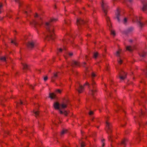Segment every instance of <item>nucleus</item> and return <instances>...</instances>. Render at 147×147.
I'll return each mask as SVG.
<instances>
[{"label":"nucleus","mask_w":147,"mask_h":147,"mask_svg":"<svg viewBox=\"0 0 147 147\" xmlns=\"http://www.w3.org/2000/svg\"><path fill=\"white\" fill-rule=\"evenodd\" d=\"M57 21V19L52 18L49 22L45 23V27L48 32L47 36L45 38L46 40H53L55 38L54 27L52 25V23L56 22Z\"/></svg>","instance_id":"1"},{"label":"nucleus","mask_w":147,"mask_h":147,"mask_svg":"<svg viewBox=\"0 0 147 147\" xmlns=\"http://www.w3.org/2000/svg\"><path fill=\"white\" fill-rule=\"evenodd\" d=\"M96 75L95 73L92 72V80L91 85L92 86V89L90 90L89 94L92 96L93 98L95 99V96L97 92V90L96 88V84L94 81L93 78L96 76Z\"/></svg>","instance_id":"2"},{"label":"nucleus","mask_w":147,"mask_h":147,"mask_svg":"<svg viewBox=\"0 0 147 147\" xmlns=\"http://www.w3.org/2000/svg\"><path fill=\"white\" fill-rule=\"evenodd\" d=\"M102 4L101 5L102 7L104 13H105V16L106 17V20L107 25L109 27V30H111L112 28V24L110 20V18L107 16V9L108 7L106 4H105L103 1H102Z\"/></svg>","instance_id":"3"},{"label":"nucleus","mask_w":147,"mask_h":147,"mask_svg":"<svg viewBox=\"0 0 147 147\" xmlns=\"http://www.w3.org/2000/svg\"><path fill=\"white\" fill-rule=\"evenodd\" d=\"M139 118H137V116H134V117L135 119V122H138L140 127H141L142 125L145 126L147 124L146 122V124H144L142 122H140V120L142 118L145 117V116L147 115V112L146 111L144 112L141 109L140 111L138 114Z\"/></svg>","instance_id":"4"},{"label":"nucleus","mask_w":147,"mask_h":147,"mask_svg":"<svg viewBox=\"0 0 147 147\" xmlns=\"http://www.w3.org/2000/svg\"><path fill=\"white\" fill-rule=\"evenodd\" d=\"M112 124L108 122V121H106L105 130L107 133L109 134V136L108 139L109 141L112 142V138L113 136L111 133L112 132Z\"/></svg>","instance_id":"5"},{"label":"nucleus","mask_w":147,"mask_h":147,"mask_svg":"<svg viewBox=\"0 0 147 147\" xmlns=\"http://www.w3.org/2000/svg\"><path fill=\"white\" fill-rule=\"evenodd\" d=\"M141 18L140 17H138L137 16H135L134 17L133 21L135 20L137 21V24L139 27L140 28L141 30H142V28L144 26L145 23L141 22L140 21V19Z\"/></svg>","instance_id":"6"},{"label":"nucleus","mask_w":147,"mask_h":147,"mask_svg":"<svg viewBox=\"0 0 147 147\" xmlns=\"http://www.w3.org/2000/svg\"><path fill=\"white\" fill-rule=\"evenodd\" d=\"M85 23V21L81 18H78L77 19L76 23L79 30L80 28V26L84 24Z\"/></svg>","instance_id":"7"},{"label":"nucleus","mask_w":147,"mask_h":147,"mask_svg":"<svg viewBox=\"0 0 147 147\" xmlns=\"http://www.w3.org/2000/svg\"><path fill=\"white\" fill-rule=\"evenodd\" d=\"M126 73L123 71H121L119 73V78L121 80H124L126 78Z\"/></svg>","instance_id":"8"},{"label":"nucleus","mask_w":147,"mask_h":147,"mask_svg":"<svg viewBox=\"0 0 147 147\" xmlns=\"http://www.w3.org/2000/svg\"><path fill=\"white\" fill-rule=\"evenodd\" d=\"M117 12L115 13L116 17L114 18H117L119 22H120V19H119V17L120 16V9L119 8H117L116 10Z\"/></svg>","instance_id":"9"},{"label":"nucleus","mask_w":147,"mask_h":147,"mask_svg":"<svg viewBox=\"0 0 147 147\" xmlns=\"http://www.w3.org/2000/svg\"><path fill=\"white\" fill-rule=\"evenodd\" d=\"M71 66L73 67H80V63L79 61L73 60L71 63Z\"/></svg>","instance_id":"10"},{"label":"nucleus","mask_w":147,"mask_h":147,"mask_svg":"<svg viewBox=\"0 0 147 147\" xmlns=\"http://www.w3.org/2000/svg\"><path fill=\"white\" fill-rule=\"evenodd\" d=\"M60 73L59 72H54L53 73V76L51 77V81L54 82L55 80L57 78L58 74H59Z\"/></svg>","instance_id":"11"},{"label":"nucleus","mask_w":147,"mask_h":147,"mask_svg":"<svg viewBox=\"0 0 147 147\" xmlns=\"http://www.w3.org/2000/svg\"><path fill=\"white\" fill-rule=\"evenodd\" d=\"M39 13L38 14L37 13V20L38 19L40 20L39 22H37V25H38L40 26L41 25H42V24L43 22L42 18L41 16H39Z\"/></svg>","instance_id":"12"},{"label":"nucleus","mask_w":147,"mask_h":147,"mask_svg":"<svg viewBox=\"0 0 147 147\" xmlns=\"http://www.w3.org/2000/svg\"><path fill=\"white\" fill-rule=\"evenodd\" d=\"M26 45L28 48H32L34 47V43L33 42H29L26 44Z\"/></svg>","instance_id":"13"},{"label":"nucleus","mask_w":147,"mask_h":147,"mask_svg":"<svg viewBox=\"0 0 147 147\" xmlns=\"http://www.w3.org/2000/svg\"><path fill=\"white\" fill-rule=\"evenodd\" d=\"M79 86L78 89H76V90L78 91L79 93H81L83 92L84 90V86L81 85H80V84H79Z\"/></svg>","instance_id":"14"},{"label":"nucleus","mask_w":147,"mask_h":147,"mask_svg":"<svg viewBox=\"0 0 147 147\" xmlns=\"http://www.w3.org/2000/svg\"><path fill=\"white\" fill-rule=\"evenodd\" d=\"M60 105L58 102H56L54 103L53 106L56 110H59Z\"/></svg>","instance_id":"15"},{"label":"nucleus","mask_w":147,"mask_h":147,"mask_svg":"<svg viewBox=\"0 0 147 147\" xmlns=\"http://www.w3.org/2000/svg\"><path fill=\"white\" fill-rule=\"evenodd\" d=\"M134 30V28L132 27H130L128 28L126 30L124 31V33L126 34H127L129 33L132 32Z\"/></svg>","instance_id":"16"},{"label":"nucleus","mask_w":147,"mask_h":147,"mask_svg":"<svg viewBox=\"0 0 147 147\" xmlns=\"http://www.w3.org/2000/svg\"><path fill=\"white\" fill-rule=\"evenodd\" d=\"M56 97V95L54 93H50L49 94V98H50L51 99L55 98Z\"/></svg>","instance_id":"17"},{"label":"nucleus","mask_w":147,"mask_h":147,"mask_svg":"<svg viewBox=\"0 0 147 147\" xmlns=\"http://www.w3.org/2000/svg\"><path fill=\"white\" fill-rule=\"evenodd\" d=\"M22 66H23V69L24 70V71H25L26 70V69H28V67L26 63H22Z\"/></svg>","instance_id":"18"},{"label":"nucleus","mask_w":147,"mask_h":147,"mask_svg":"<svg viewBox=\"0 0 147 147\" xmlns=\"http://www.w3.org/2000/svg\"><path fill=\"white\" fill-rule=\"evenodd\" d=\"M142 135L140 132L137 134L138 137L136 138V140L138 142H139L140 140V137Z\"/></svg>","instance_id":"19"},{"label":"nucleus","mask_w":147,"mask_h":147,"mask_svg":"<svg viewBox=\"0 0 147 147\" xmlns=\"http://www.w3.org/2000/svg\"><path fill=\"white\" fill-rule=\"evenodd\" d=\"M128 141V139L126 138H125L122 140L121 142V144L126 145V143Z\"/></svg>","instance_id":"20"},{"label":"nucleus","mask_w":147,"mask_h":147,"mask_svg":"<svg viewBox=\"0 0 147 147\" xmlns=\"http://www.w3.org/2000/svg\"><path fill=\"white\" fill-rule=\"evenodd\" d=\"M140 96L142 98H144L145 96L146 98L147 99V96H145V94H144V90H143L141 91Z\"/></svg>","instance_id":"21"},{"label":"nucleus","mask_w":147,"mask_h":147,"mask_svg":"<svg viewBox=\"0 0 147 147\" xmlns=\"http://www.w3.org/2000/svg\"><path fill=\"white\" fill-rule=\"evenodd\" d=\"M63 103L66 104L67 105L68 104H69V100L67 98L63 100Z\"/></svg>","instance_id":"22"},{"label":"nucleus","mask_w":147,"mask_h":147,"mask_svg":"<svg viewBox=\"0 0 147 147\" xmlns=\"http://www.w3.org/2000/svg\"><path fill=\"white\" fill-rule=\"evenodd\" d=\"M142 10L143 11H146L147 10V4H144L143 5V7L142 8Z\"/></svg>","instance_id":"23"},{"label":"nucleus","mask_w":147,"mask_h":147,"mask_svg":"<svg viewBox=\"0 0 147 147\" xmlns=\"http://www.w3.org/2000/svg\"><path fill=\"white\" fill-rule=\"evenodd\" d=\"M126 50L130 52H132L133 51L131 47L130 46H127L126 47Z\"/></svg>","instance_id":"24"},{"label":"nucleus","mask_w":147,"mask_h":147,"mask_svg":"<svg viewBox=\"0 0 147 147\" xmlns=\"http://www.w3.org/2000/svg\"><path fill=\"white\" fill-rule=\"evenodd\" d=\"M67 129H63L61 133V136L63 135L64 134L67 133Z\"/></svg>","instance_id":"25"},{"label":"nucleus","mask_w":147,"mask_h":147,"mask_svg":"<svg viewBox=\"0 0 147 147\" xmlns=\"http://www.w3.org/2000/svg\"><path fill=\"white\" fill-rule=\"evenodd\" d=\"M98 55V52H95L94 53L93 57L95 59H96Z\"/></svg>","instance_id":"26"},{"label":"nucleus","mask_w":147,"mask_h":147,"mask_svg":"<svg viewBox=\"0 0 147 147\" xmlns=\"http://www.w3.org/2000/svg\"><path fill=\"white\" fill-rule=\"evenodd\" d=\"M65 23L67 25H69L71 23L70 20H65Z\"/></svg>","instance_id":"27"},{"label":"nucleus","mask_w":147,"mask_h":147,"mask_svg":"<svg viewBox=\"0 0 147 147\" xmlns=\"http://www.w3.org/2000/svg\"><path fill=\"white\" fill-rule=\"evenodd\" d=\"M36 21L33 20L32 22H30V24L34 27H36Z\"/></svg>","instance_id":"28"},{"label":"nucleus","mask_w":147,"mask_h":147,"mask_svg":"<svg viewBox=\"0 0 147 147\" xmlns=\"http://www.w3.org/2000/svg\"><path fill=\"white\" fill-rule=\"evenodd\" d=\"M60 105L62 109H65L67 107V106L66 104H64L63 103L61 104Z\"/></svg>","instance_id":"29"},{"label":"nucleus","mask_w":147,"mask_h":147,"mask_svg":"<svg viewBox=\"0 0 147 147\" xmlns=\"http://www.w3.org/2000/svg\"><path fill=\"white\" fill-rule=\"evenodd\" d=\"M114 84V82L112 79H110L109 80V84L110 86V88H112V85Z\"/></svg>","instance_id":"30"},{"label":"nucleus","mask_w":147,"mask_h":147,"mask_svg":"<svg viewBox=\"0 0 147 147\" xmlns=\"http://www.w3.org/2000/svg\"><path fill=\"white\" fill-rule=\"evenodd\" d=\"M117 61L118 63L119 64L121 65L122 64L123 62V61L122 59H121L120 57H119V58L117 59Z\"/></svg>","instance_id":"31"},{"label":"nucleus","mask_w":147,"mask_h":147,"mask_svg":"<svg viewBox=\"0 0 147 147\" xmlns=\"http://www.w3.org/2000/svg\"><path fill=\"white\" fill-rule=\"evenodd\" d=\"M146 54L147 53H146L143 52L140 54V56L141 57H144L146 56Z\"/></svg>","instance_id":"32"},{"label":"nucleus","mask_w":147,"mask_h":147,"mask_svg":"<svg viewBox=\"0 0 147 147\" xmlns=\"http://www.w3.org/2000/svg\"><path fill=\"white\" fill-rule=\"evenodd\" d=\"M111 30V34L113 35V36H115L116 35L115 32L114 30H112V28L110 30Z\"/></svg>","instance_id":"33"},{"label":"nucleus","mask_w":147,"mask_h":147,"mask_svg":"<svg viewBox=\"0 0 147 147\" xmlns=\"http://www.w3.org/2000/svg\"><path fill=\"white\" fill-rule=\"evenodd\" d=\"M85 146L86 144L84 142L82 141L80 143L81 147H84Z\"/></svg>","instance_id":"34"},{"label":"nucleus","mask_w":147,"mask_h":147,"mask_svg":"<svg viewBox=\"0 0 147 147\" xmlns=\"http://www.w3.org/2000/svg\"><path fill=\"white\" fill-rule=\"evenodd\" d=\"M0 60L5 61H6V58L5 57H0Z\"/></svg>","instance_id":"35"},{"label":"nucleus","mask_w":147,"mask_h":147,"mask_svg":"<svg viewBox=\"0 0 147 147\" xmlns=\"http://www.w3.org/2000/svg\"><path fill=\"white\" fill-rule=\"evenodd\" d=\"M39 125V127L40 130L43 129V125L40 124L39 123H38Z\"/></svg>","instance_id":"36"},{"label":"nucleus","mask_w":147,"mask_h":147,"mask_svg":"<svg viewBox=\"0 0 147 147\" xmlns=\"http://www.w3.org/2000/svg\"><path fill=\"white\" fill-rule=\"evenodd\" d=\"M105 140L104 139H103L101 140V142L102 144V147H104L105 146Z\"/></svg>","instance_id":"37"},{"label":"nucleus","mask_w":147,"mask_h":147,"mask_svg":"<svg viewBox=\"0 0 147 147\" xmlns=\"http://www.w3.org/2000/svg\"><path fill=\"white\" fill-rule=\"evenodd\" d=\"M63 41L64 42V43H67V38H66V35L65 36L63 39Z\"/></svg>","instance_id":"38"},{"label":"nucleus","mask_w":147,"mask_h":147,"mask_svg":"<svg viewBox=\"0 0 147 147\" xmlns=\"http://www.w3.org/2000/svg\"><path fill=\"white\" fill-rule=\"evenodd\" d=\"M55 92L56 93L61 94V90L60 89H57L55 90Z\"/></svg>","instance_id":"39"},{"label":"nucleus","mask_w":147,"mask_h":147,"mask_svg":"<svg viewBox=\"0 0 147 147\" xmlns=\"http://www.w3.org/2000/svg\"><path fill=\"white\" fill-rule=\"evenodd\" d=\"M64 115H65V116H67L68 114V112L67 111H63V114Z\"/></svg>","instance_id":"40"},{"label":"nucleus","mask_w":147,"mask_h":147,"mask_svg":"<svg viewBox=\"0 0 147 147\" xmlns=\"http://www.w3.org/2000/svg\"><path fill=\"white\" fill-rule=\"evenodd\" d=\"M120 53L119 51H117L116 53V56L117 57H120Z\"/></svg>","instance_id":"41"},{"label":"nucleus","mask_w":147,"mask_h":147,"mask_svg":"<svg viewBox=\"0 0 147 147\" xmlns=\"http://www.w3.org/2000/svg\"><path fill=\"white\" fill-rule=\"evenodd\" d=\"M105 69L107 71H109L110 70V68L108 66H107Z\"/></svg>","instance_id":"42"},{"label":"nucleus","mask_w":147,"mask_h":147,"mask_svg":"<svg viewBox=\"0 0 147 147\" xmlns=\"http://www.w3.org/2000/svg\"><path fill=\"white\" fill-rule=\"evenodd\" d=\"M16 2H17L19 4V6H20V4H21V2L19 0H14Z\"/></svg>","instance_id":"43"},{"label":"nucleus","mask_w":147,"mask_h":147,"mask_svg":"<svg viewBox=\"0 0 147 147\" xmlns=\"http://www.w3.org/2000/svg\"><path fill=\"white\" fill-rule=\"evenodd\" d=\"M11 43L13 44L16 45H17L16 42L15 41H14L12 40H11Z\"/></svg>","instance_id":"44"},{"label":"nucleus","mask_w":147,"mask_h":147,"mask_svg":"<svg viewBox=\"0 0 147 147\" xmlns=\"http://www.w3.org/2000/svg\"><path fill=\"white\" fill-rule=\"evenodd\" d=\"M86 85H88V88H89L90 87V84L88 82H86L85 84H84V86H85Z\"/></svg>","instance_id":"45"},{"label":"nucleus","mask_w":147,"mask_h":147,"mask_svg":"<svg viewBox=\"0 0 147 147\" xmlns=\"http://www.w3.org/2000/svg\"><path fill=\"white\" fill-rule=\"evenodd\" d=\"M48 79V78L47 76H45L44 78V80L45 81H46Z\"/></svg>","instance_id":"46"},{"label":"nucleus","mask_w":147,"mask_h":147,"mask_svg":"<svg viewBox=\"0 0 147 147\" xmlns=\"http://www.w3.org/2000/svg\"><path fill=\"white\" fill-rule=\"evenodd\" d=\"M89 115H92L93 114V112L92 111H90L89 113Z\"/></svg>","instance_id":"47"},{"label":"nucleus","mask_w":147,"mask_h":147,"mask_svg":"<svg viewBox=\"0 0 147 147\" xmlns=\"http://www.w3.org/2000/svg\"><path fill=\"white\" fill-rule=\"evenodd\" d=\"M117 107L118 110H120V109H121V106H120L118 105H117Z\"/></svg>","instance_id":"48"},{"label":"nucleus","mask_w":147,"mask_h":147,"mask_svg":"<svg viewBox=\"0 0 147 147\" xmlns=\"http://www.w3.org/2000/svg\"><path fill=\"white\" fill-rule=\"evenodd\" d=\"M69 55L70 57H71L73 55V53H69L68 54Z\"/></svg>","instance_id":"49"},{"label":"nucleus","mask_w":147,"mask_h":147,"mask_svg":"<svg viewBox=\"0 0 147 147\" xmlns=\"http://www.w3.org/2000/svg\"><path fill=\"white\" fill-rule=\"evenodd\" d=\"M127 19L126 18H125L124 19V23H125L127 22Z\"/></svg>","instance_id":"50"},{"label":"nucleus","mask_w":147,"mask_h":147,"mask_svg":"<svg viewBox=\"0 0 147 147\" xmlns=\"http://www.w3.org/2000/svg\"><path fill=\"white\" fill-rule=\"evenodd\" d=\"M66 35H69L70 36H71V37H73V36H72V35L71 34H70L69 33H68V32H67Z\"/></svg>","instance_id":"51"},{"label":"nucleus","mask_w":147,"mask_h":147,"mask_svg":"<svg viewBox=\"0 0 147 147\" xmlns=\"http://www.w3.org/2000/svg\"><path fill=\"white\" fill-rule=\"evenodd\" d=\"M22 104H23L21 100H20L19 103H17V105H18V104L22 105Z\"/></svg>","instance_id":"52"},{"label":"nucleus","mask_w":147,"mask_h":147,"mask_svg":"<svg viewBox=\"0 0 147 147\" xmlns=\"http://www.w3.org/2000/svg\"><path fill=\"white\" fill-rule=\"evenodd\" d=\"M59 111L60 114H63V112L60 109L59 110Z\"/></svg>","instance_id":"53"},{"label":"nucleus","mask_w":147,"mask_h":147,"mask_svg":"<svg viewBox=\"0 0 147 147\" xmlns=\"http://www.w3.org/2000/svg\"><path fill=\"white\" fill-rule=\"evenodd\" d=\"M62 51V49L60 48H59V52H61Z\"/></svg>","instance_id":"54"},{"label":"nucleus","mask_w":147,"mask_h":147,"mask_svg":"<svg viewBox=\"0 0 147 147\" xmlns=\"http://www.w3.org/2000/svg\"><path fill=\"white\" fill-rule=\"evenodd\" d=\"M84 67H85L86 69V70L87 71H88V67H86L85 66L83 65Z\"/></svg>","instance_id":"55"},{"label":"nucleus","mask_w":147,"mask_h":147,"mask_svg":"<svg viewBox=\"0 0 147 147\" xmlns=\"http://www.w3.org/2000/svg\"><path fill=\"white\" fill-rule=\"evenodd\" d=\"M2 6V5L1 3H0V8H1ZM1 13V11H0V13Z\"/></svg>","instance_id":"56"},{"label":"nucleus","mask_w":147,"mask_h":147,"mask_svg":"<svg viewBox=\"0 0 147 147\" xmlns=\"http://www.w3.org/2000/svg\"><path fill=\"white\" fill-rule=\"evenodd\" d=\"M30 87L32 89H33V86H32V85H30Z\"/></svg>","instance_id":"57"},{"label":"nucleus","mask_w":147,"mask_h":147,"mask_svg":"<svg viewBox=\"0 0 147 147\" xmlns=\"http://www.w3.org/2000/svg\"><path fill=\"white\" fill-rule=\"evenodd\" d=\"M54 8L55 9H56L57 8V6H56V4H55V6H54Z\"/></svg>","instance_id":"58"},{"label":"nucleus","mask_w":147,"mask_h":147,"mask_svg":"<svg viewBox=\"0 0 147 147\" xmlns=\"http://www.w3.org/2000/svg\"><path fill=\"white\" fill-rule=\"evenodd\" d=\"M34 113L36 117L37 115V112L36 111H34Z\"/></svg>","instance_id":"59"},{"label":"nucleus","mask_w":147,"mask_h":147,"mask_svg":"<svg viewBox=\"0 0 147 147\" xmlns=\"http://www.w3.org/2000/svg\"><path fill=\"white\" fill-rule=\"evenodd\" d=\"M130 3H131L132 2L133 0H128Z\"/></svg>","instance_id":"60"},{"label":"nucleus","mask_w":147,"mask_h":147,"mask_svg":"<svg viewBox=\"0 0 147 147\" xmlns=\"http://www.w3.org/2000/svg\"><path fill=\"white\" fill-rule=\"evenodd\" d=\"M37 117H38V116L39 115V111H38L37 110Z\"/></svg>","instance_id":"61"},{"label":"nucleus","mask_w":147,"mask_h":147,"mask_svg":"<svg viewBox=\"0 0 147 147\" xmlns=\"http://www.w3.org/2000/svg\"><path fill=\"white\" fill-rule=\"evenodd\" d=\"M63 147H68L66 146H65V145H63Z\"/></svg>","instance_id":"62"},{"label":"nucleus","mask_w":147,"mask_h":147,"mask_svg":"<svg viewBox=\"0 0 147 147\" xmlns=\"http://www.w3.org/2000/svg\"><path fill=\"white\" fill-rule=\"evenodd\" d=\"M86 63L85 62H84L83 63V64H84V65H86Z\"/></svg>","instance_id":"63"},{"label":"nucleus","mask_w":147,"mask_h":147,"mask_svg":"<svg viewBox=\"0 0 147 147\" xmlns=\"http://www.w3.org/2000/svg\"><path fill=\"white\" fill-rule=\"evenodd\" d=\"M38 9L40 11L41 10V8L40 7L38 8Z\"/></svg>","instance_id":"64"}]
</instances>
